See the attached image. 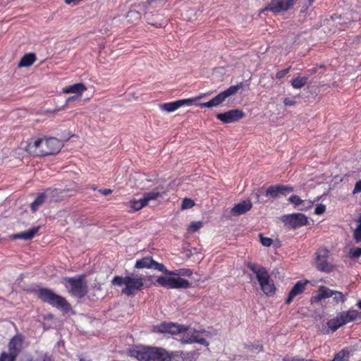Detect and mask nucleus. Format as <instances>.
Returning <instances> with one entry per match:
<instances>
[{
    "label": "nucleus",
    "mask_w": 361,
    "mask_h": 361,
    "mask_svg": "<svg viewBox=\"0 0 361 361\" xmlns=\"http://www.w3.org/2000/svg\"><path fill=\"white\" fill-rule=\"evenodd\" d=\"M128 355L139 361H184L188 353L183 351L169 352L161 347L133 345L128 349Z\"/></svg>",
    "instance_id": "1"
},
{
    "label": "nucleus",
    "mask_w": 361,
    "mask_h": 361,
    "mask_svg": "<svg viewBox=\"0 0 361 361\" xmlns=\"http://www.w3.org/2000/svg\"><path fill=\"white\" fill-rule=\"evenodd\" d=\"M62 142L56 137H32L26 142L25 150L34 157H47L59 153Z\"/></svg>",
    "instance_id": "2"
},
{
    "label": "nucleus",
    "mask_w": 361,
    "mask_h": 361,
    "mask_svg": "<svg viewBox=\"0 0 361 361\" xmlns=\"http://www.w3.org/2000/svg\"><path fill=\"white\" fill-rule=\"evenodd\" d=\"M152 276H149L146 278L142 276H126L125 277L115 276L111 280L113 286H121L125 285L121 293L126 295H134L136 291L142 290L144 288H149L152 284Z\"/></svg>",
    "instance_id": "3"
},
{
    "label": "nucleus",
    "mask_w": 361,
    "mask_h": 361,
    "mask_svg": "<svg viewBox=\"0 0 361 361\" xmlns=\"http://www.w3.org/2000/svg\"><path fill=\"white\" fill-rule=\"evenodd\" d=\"M247 267L255 274L263 293L267 296L273 295L276 288L267 269L259 264L253 262H248Z\"/></svg>",
    "instance_id": "4"
},
{
    "label": "nucleus",
    "mask_w": 361,
    "mask_h": 361,
    "mask_svg": "<svg viewBox=\"0 0 361 361\" xmlns=\"http://www.w3.org/2000/svg\"><path fill=\"white\" fill-rule=\"evenodd\" d=\"M37 298L42 302L48 303L52 307L62 310L65 312H68L71 309V305L65 298L56 294L52 290L47 288H41L37 291Z\"/></svg>",
    "instance_id": "5"
},
{
    "label": "nucleus",
    "mask_w": 361,
    "mask_h": 361,
    "mask_svg": "<svg viewBox=\"0 0 361 361\" xmlns=\"http://www.w3.org/2000/svg\"><path fill=\"white\" fill-rule=\"evenodd\" d=\"M63 284L68 288V293L73 297L83 298L88 292L86 276L81 274L74 277L63 278Z\"/></svg>",
    "instance_id": "6"
},
{
    "label": "nucleus",
    "mask_w": 361,
    "mask_h": 361,
    "mask_svg": "<svg viewBox=\"0 0 361 361\" xmlns=\"http://www.w3.org/2000/svg\"><path fill=\"white\" fill-rule=\"evenodd\" d=\"M244 84L243 82H240L238 83L235 85H232L229 87L226 90L220 92L218 94L216 97H214L213 99L209 100V102L201 103L200 106L201 107H207V108H212L214 106H218L221 104H222L226 99L234 95L238 92V91L242 88H243Z\"/></svg>",
    "instance_id": "7"
},
{
    "label": "nucleus",
    "mask_w": 361,
    "mask_h": 361,
    "mask_svg": "<svg viewBox=\"0 0 361 361\" xmlns=\"http://www.w3.org/2000/svg\"><path fill=\"white\" fill-rule=\"evenodd\" d=\"M162 195L163 193L155 191L145 192L142 199H133L125 202L124 204L128 209V212L133 213L146 207L150 200H157V198L162 197Z\"/></svg>",
    "instance_id": "8"
},
{
    "label": "nucleus",
    "mask_w": 361,
    "mask_h": 361,
    "mask_svg": "<svg viewBox=\"0 0 361 361\" xmlns=\"http://www.w3.org/2000/svg\"><path fill=\"white\" fill-rule=\"evenodd\" d=\"M154 286H161L170 289L188 288L191 283L186 279L180 277L159 276L154 283Z\"/></svg>",
    "instance_id": "9"
},
{
    "label": "nucleus",
    "mask_w": 361,
    "mask_h": 361,
    "mask_svg": "<svg viewBox=\"0 0 361 361\" xmlns=\"http://www.w3.org/2000/svg\"><path fill=\"white\" fill-rule=\"evenodd\" d=\"M134 267L135 269H154L165 274H173V271L168 270L163 264L155 262L153 258L149 256L137 259Z\"/></svg>",
    "instance_id": "10"
},
{
    "label": "nucleus",
    "mask_w": 361,
    "mask_h": 361,
    "mask_svg": "<svg viewBox=\"0 0 361 361\" xmlns=\"http://www.w3.org/2000/svg\"><path fill=\"white\" fill-rule=\"evenodd\" d=\"M330 252L325 247L319 248L316 252V267L318 270L329 273L333 271L334 267L328 262Z\"/></svg>",
    "instance_id": "11"
},
{
    "label": "nucleus",
    "mask_w": 361,
    "mask_h": 361,
    "mask_svg": "<svg viewBox=\"0 0 361 361\" xmlns=\"http://www.w3.org/2000/svg\"><path fill=\"white\" fill-rule=\"evenodd\" d=\"M188 330V326L173 322H162L154 327V331L157 333L170 334L171 335L185 333Z\"/></svg>",
    "instance_id": "12"
},
{
    "label": "nucleus",
    "mask_w": 361,
    "mask_h": 361,
    "mask_svg": "<svg viewBox=\"0 0 361 361\" xmlns=\"http://www.w3.org/2000/svg\"><path fill=\"white\" fill-rule=\"evenodd\" d=\"M282 221L289 228L295 229L307 224V216L301 213H294L282 216Z\"/></svg>",
    "instance_id": "13"
},
{
    "label": "nucleus",
    "mask_w": 361,
    "mask_h": 361,
    "mask_svg": "<svg viewBox=\"0 0 361 361\" xmlns=\"http://www.w3.org/2000/svg\"><path fill=\"white\" fill-rule=\"evenodd\" d=\"M245 113L238 109H231L224 113H218L216 117L223 123H231L238 121L245 117Z\"/></svg>",
    "instance_id": "14"
},
{
    "label": "nucleus",
    "mask_w": 361,
    "mask_h": 361,
    "mask_svg": "<svg viewBox=\"0 0 361 361\" xmlns=\"http://www.w3.org/2000/svg\"><path fill=\"white\" fill-rule=\"evenodd\" d=\"M24 341L25 336L22 334H16L8 342V351L17 357L25 348Z\"/></svg>",
    "instance_id": "15"
},
{
    "label": "nucleus",
    "mask_w": 361,
    "mask_h": 361,
    "mask_svg": "<svg viewBox=\"0 0 361 361\" xmlns=\"http://www.w3.org/2000/svg\"><path fill=\"white\" fill-rule=\"evenodd\" d=\"M295 4L294 0H271L270 4L264 10L278 13L282 11H287Z\"/></svg>",
    "instance_id": "16"
},
{
    "label": "nucleus",
    "mask_w": 361,
    "mask_h": 361,
    "mask_svg": "<svg viewBox=\"0 0 361 361\" xmlns=\"http://www.w3.org/2000/svg\"><path fill=\"white\" fill-rule=\"evenodd\" d=\"M199 334L200 331L194 329L192 332L184 334L180 341L182 344H191L197 343L204 346H208L209 343L204 338L200 337Z\"/></svg>",
    "instance_id": "17"
},
{
    "label": "nucleus",
    "mask_w": 361,
    "mask_h": 361,
    "mask_svg": "<svg viewBox=\"0 0 361 361\" xmlns=\"http://www.w3.org/2000/svg\"><path fill=\"white\" fill-rule=\"evenodd\" d=\"M309 283L308 280H300L296 282L290 290L288 295L285 301L286 305H290L295 297L301 295L306 289L307 285Z\"/></svg>",
    "instance_id": "18"
},
{
    "label": "nucleus",
    "mask_w": 361,
    "mask_h": 361,
    "mask_svg": "<svg viewBox=\"0 0 361 361\" xmlns=\"http://www.w3.org/2000/svg\"><path fill=\"white\" fill-rule=\"evenodd\" d=\"M294 190L292 186L286 185H275L269 186L267 191L266 195L272 198H276L280 194L286 195Z\"/></svg>",
    "instance_id": "19"
},
{
    "label": "nucleus",
    "mask_w": 361,
    "mask_h": 361,
    "mask_svg": "<svg viewBox=\"0 0 361 361\" xmlns=\"http://www.w3.org/2000/svg\"><path fill=\"white\" fill-rule=\"evenodd\" d=\"M194 99H184L173 102L164 103L161 105V109L167 112H173L183 106H191L193 104Z\"/></svg>",
    "instance_id": "20"
},
{
    "label": "nucleus",
    "mask_w": 361,
    "mask_h": 361,
    "mask_svg": "<svg viewBox=\"0 0 361 361\" xmlns=\"http://www.w3.org/2000/svg\"><path fill=\"white\" fill-rule=\"evenodd\" d=\"M252 207V204L250 200H243L236 204L231 210L233 216H240L250 211Z\"/></svg>",
    "instance_id": "21"
},
{
    "label": "nucleus",
    "mask_w": 361,
    "mask_h": 361,
    "mask_svg": "<svg viewBox=\"0 0 361 361\" xmlns=\"http://www.w3.org/2000/svg\"><path fill=\"white\" fill-rule=\"evenodd\" d=\"M343 325L354 322L357 319H361V312L355 310H350L339 313Z\"/></svg>",
    "instance_id": "22"
},
{
    "label": "nucleus",
    "mask_w": 361,
    "mask_h": 361,
    "mask_svg": "<svg viewBox=\"0 0 361 361\" xmlns=\"http://www.w3.org/2000/svg\"><path fill=\"white\" fill-rule=\"evenodd\" d=\"M87 90V87L83 83H75L72 85L67 86L62 90V92L64 94H76L78 96H80L82 92Z\"/></svg>",
    "instance_id": "23"
},
{
    "label": "nucleus",
    "mask_w": 361,
    "mask_h": 361,
    "mask_svg": "<svg viewBox=\"0 0 361 361\" xmlns=\"http://www.w3.org/2000/svg\"><path fill=\"white\" fill-rule=\"evenodd\" d=\"M39 229V226L33 227L27 231L20 232L18 233L13 234L12 235L13 239H23V240H31L32 239Z\"/></svg>",
    "instance_id": "24"
},
{
    "label": "nucleus",
    "mask_w": 361,
    "mask_h": 361,
    "mask_svg": "<svg viewBox=\"0 0 361 361\" xmlns=\"http://www.w3.org/2000/svg\"><path fill=\"white\" fill-rule=\"evenodd\" d=\"M37 60L36 55L34 53H28L25 54L20 59L18 66L19 68L22 67H29L32 66Z\"/></svg>",
    "instance_id": "25"
},
{
    "label": "nucleus",
    "mask_w": 361,
    "mask_h": 361,
    "mask_svg": "<svg viewBox=\"0 0 361 361\" xmlns=\"http://www.w3.org/2000/svg\"><path fill=\"white\" fill-rule=\"evenodd\" d=\"M336 290H332L330 288L322 286H320L318 290V293L316 295L317 300H321L322 299L329 298L334 295Z\"/></svg>",
    "instance_id": "26"
},
{
    "label": "nucleus",
    "mask_w": 361,
    "mask_h": 361,
    "mask_svg": "<svg viewBox=\"0 0 361 361\" xmlns=\"http://www.w3.org/2000/svg\"><path fill=\"white\" fill-rule=\"evenodd\" d=\"M327 326L331 332H335L341 326H343V322L341 319L339 314L336 317L329 319L327 323Z\"/></svg>",
    "instance_id": "27"
},
{
    "label": "nucleus",
    "mask_w": 361,
    "mask_h": 361,
    "mask_svg": "<svg viewBox=\"0 0 361 361\" xmlns=\"http://www.w3.org/2000/svg\"><path fill=\"white\" fill-rule=\"evenodd\" d=\"M308 78L303 76V77H296L294 79H293L291 82V85L295 89H300L302 87H304L306 83L307 82Z\"/></svg>",
    "instance_id": "28"
},
{
    "label": "nucleus",
    "mask_w": 361,
    "mask_h": 361,
    "mask_svg": "<svg viewBox=\"0 0 361 361\" xmlns=\"http://www.w3.org/2000/svg\"><path fill=\"white\" fill-rule=\"evenodd\" d=\"M46 199V195L45 193L42 192L37 195V197L35 198V200L32 202L31 204V210L32 212H35L37 210L39 207L45 201Z\"/></svg>",
    "instance_id": "29"
},
{
    "label": "nucleus",
    "mask_w": 361,
    "mask_h": 361,
    "mask_svg": "<svg viewBox=\"0 0 361 361\" xmlns=\"http://www.w3.org/2000/svg\"><path fill=\"white\" fill-rule=\"evenodd\" d=\"M358 224L353 232V238L356 243H361V215L357 220Z\"/></svg>",
    "instance_id": "30"
},
{
    "label": "nucleus",
    "mask_w": 361,
    "mask_h": 361,
    "mask_svg": "<svg viewBox=\"0 0 361 361\" xmlns=\"http://www.w3.org/2000/svg\"><path fill=\"white\" fill-rule=\"evenodd\" d=\"M203 226V223L199 221H192L188 226V231L190 233H195Z\"/></svg>",
    "instance_id": "31"
},
{
    "label": "nucleus",
    "mask_w": 361,
    "mask_h": 361,
    "mask_svg": "<svg viewBox=\"0 0 361 361\" xmlns=\"http://www.w3.org/2000/svg\"><path fill=\"white\" fill-rule=\"evenodd\" d=\"M16 357L9 351H4L0 353V361H16Z\"/></svg>",
    "instance_id": "32"
},
{
    "label": "nucleus",
    "mask_w": 361,
    "mask_h": 361,
    "mask_svg": "<svg viewBox=\"0 0 361 361\" xmlns=\"http://www.w3.org/2000/svg\"><path fill=\"white\" fill-rule=\"evenodd\" d=\"M194 205H195V202L192 200H191L190 198H184L182 201L181 209L184 210V209H190L192 207H194Z\"/></svg>",
    "instance_id": "33"
},
{
    "label": "nucleus",
    "mask_w": 361,
    "mask_h": 361,
    "mask_svg": "<svg viewBox=\"0 0 361 361\" xmlns=\"http://www.w3.org/2000/svg\"><path fill=\"white\" fill-rule=\"evenodd\" d=\"M259 238L262 245L270 247L273 243V240L269 237H264L262 233L259 234Z\"/></svg>",
    "instance_id": "34"
},
{
    "label": "nucleus",
    "mask_w": 361,
    "mask_h": 361,
    "mask_svg": "<svg viewBox=\"0 0 361 361\" xmlns=\"http://www.w3.org/2000/svg\"><path fill=\"white\" fill-rule=\"evenodd\" d=\"M192 274V270L190 269H180L178 272L173 271V274H168L169 276H190Z\"/></svg>",
    "instance_id": "35"
},
{
    "label": "nucleus",
    "mask_w": 361,
    "mask_h": 361,
    "mask_svg": "<svg viewBox=\"0 0 361 361\" xmlns=\"http://www.w3.org/2000/svg\"><path fill=\"white\" fill-rule=\"evenodd\" d=\"M246 348L250 351L256 353L262 352L264 350L263 345L259 343L248 345L246 346Z\"/></svg>",
    "instance_id": "36"
},
{
    "label": "nucleus",
    "mask_w": 361,
    "mask_h": 361,
    "mask_svg": "<svg viewBox=\"0 0 361 361\" xmlns=\"http://www.w3.org/2000/svg\"><path fill=\"white\" fill-rule=\"evenodd\" d=\"M126 17L128 18V20H131L132 19L140 20L141 18V14L136 11H130L128 12Z\"/></svg>",
    "instance_id": "37"
},
{
    "label": "nucleus",
    "mask_w": 361,
    "mask_h": 361,
    "mask_svg": "<svg viewBox=\"0 0 361 361\" xmlns=\"http://www.w3.org/2000/svg\"><path fill=\"white\" fill-rule=\"evenodd\" d=\"M349 255L351 258L357 259L361 256V247H353L350 250Z\"/></svg>",
    "instance_id": "38"
},
{
    "label": "nucleus",
    "mask_w": 361,
    "mask_h": 361,
    "mask_svg": "<svg viewBox=\"0 0 361 361\" xmlns=\"http://www.w3.org/2000/svg\"><path fill=\"white\" fill-rule=\"evenodd\" d=\"M334 295V297L333 300L336 303H338L339 302H343L345 300V297L341 292L336 290Z\"/></svg>",
    "instance_id": "39"
},
{
    "label": "nucleus",
    "mask_w": 361,
    "mask_h": 361,
    "mask_svg": "<svg viewBox=\"0 0 361 361\" xmlns=\"http://www.w3.org/2000/svg\"><path fill=\"white\" fill-rule=\"evenodd\" d=\"M291 66L287 68L281 70L276 73L275 78L278 80L283 78L290 71Z\"/></svg>",
    "instance_id": "40"
},
{
    "label": "nucleus",
    "mask_w": 361,
    "mask_h": 361,
    "mask_svg": "<svg viewBox=\"0 0 361 361\" xmlns=\"http://www.w3.org/2000/svg\"><path fill=\"white\" fill-rule=\"evenodd\" d=\"M288 201L296 206L300 205L302 203L303 200L300 199V197L296 195H293L289 197Z\"/></svg>",
    "instance_id": "41"
},
{
    "label": "nucleus",
    "mask_w": 361,
    "mask_h": 361,
    "mask_svg": "<svg viewBox=\"0 0 361 361\" xmlns=\"http://www.w3.org/2000/svg\"><path fill=\"white\" fill-rule=\"evenodd\" d=\"M326 211V206L322 204H317L314 213L317 215L323 214Z\"/></svg>",
    "instance_id": "42"
},
{
    "label": "nucleus",
    "mask_w": 361,
    "mask_h": 361,
    "mask_svg": "<svg viewBox=\"0 0 361 361\" xmlns=\"http://www.w3.org/2000/svg\"><path fill=\"white\" fill-rule=\"evenodd\" d=\"M283 104L285 106H294L296 104V102L290 98L286 97L283 99Z\"/></svg>",
    "instance_id": "43"
},
{
    "label": "nucleus",
    "mask_w": 361,
    "mask_h": 361,
    "mask_svg": "<svg viewBox=\"0 0 361 361\" xmlns=\"http://www.w3.org/2000/svg\"><path fill=\"white\" fill-rule=\"evenodd\" d=\"M361 192V180L356 182L354 189L353 190V194Z\"/></svg>",
    "instance_id": "44"
},
{
    "label": "nucleus",
    "mask_w": 361,
    "mask_h": 361,
    "mask_svg": "<svg viewBox=\"0 0 361 361\" xmlns=\"http://www.w3.org/2000/svg\"><path fill=\"white\" fill-rule=\"evenodd\" d=\"M98 191L102 194L103 195H109L110 194L112 193V190L109 189V188H103V189H99L98 190Z\"/></svg>",
    "instance_id": "45"
},
{
    "label": "nucleus",
    "mask_w": 361,
    "mask_h": 361,
    "mask_svg": "<svg viewBox=\"0 0 361 361\" xmlns=\"http://www.w3.org/2000/svg\"><path fill=\"white\" fill-rule=\"evenodd\" d=\"M19 361H38V359L35 360L31 355H27L21 358H20Z\"/></svg>",
    "instance_id": "46"
},
{
    "label": "nucleus",
    "mask_w": 361,
    "mask_h": 361,
    "mask_svg": "<svg viewBox=\"0 0 361 361\" xmlns=\"http://www.w3.org/2000/svg\"><path fill=\"white\" fill-rule=\"evenodd\" d=\"M38 361H53L51 356L47 354H44L40 360L38 359Z\"/></svg>",
    "instance_id": "47"
},
{
    "label": "nucleus",
    "mask_w": 361,
    "mask_h": 361,
    "mask_svg": "<svg viewBox=\"0 0 361 361\" xmlns=\"http://www.w3.org/2000/svg\"><path fill=\"white\" fill-rule=\"evenodd\" d=\"M284 361H304V359L292 357V358L284 359Z\"/></svg>",
    "instance_id": "48"
},
{
    "label": "nucleus",
    "mask_w": 361,
    "mask_h": 361,
    "mask_svg": "<svg viewBox=\"0 0 361 361\" xmlns=\"http://www.w3.org/2000/svg\"><path fill=\"white\" fill-rule=\"evenodd\" d=\"M78 97V96H73V97H70L67 99V102H71L75 99H77Z\"/></svg>",
    "instance_id": "49"
},
{
    "label": "nucleus",
    "mask_w": 361,
    "mask_h": 361,
    "mask_svg": "<svg viewBox=\"0 0 361 361\" xmlns=\"http://www.w3.org/2000/svg\"><path fill=\"white\" fill-rule=\"evenodd\" d=\"M78 97V96H73V97H70L67 99V102H71L75 99H77Z\"/></svg>",
    "instance_id": "50"
},
{
    "label": "nucleus",
    "mask_w": 361,
    "mask_h": 361,
    "mask_svg": "<svg viewBox=\"0 0 361 361\" xmlns=\"http://www.w3.org/2000/svg\"><path fill=\"white\" fill-rule=\"evenodd\" d=\"M311 73H314L317 71V68H314L310 70Z\"/></svg>",
    "instance_id": "51"
},
{
    "label": "nucleus",
    "mask_w": 361,
    "mask_h": 361,
    "mask_svg": "<svg viewBox=\"0 0 361 361\" xmlns=\"http://www.w3.org/2000/svg\"><path fill=\"white\" fill-rule=\"evenodd\" d=\"M79 361H90V360H85L84 357H79Z\"/></svg>",
    "instance_id": "52"
},
{
    "label": "nucleus",
    "mask_w": 361,
    "mask_h": 361,
    "mask_svg": "<svg viewBox=\"0 0 361 361\" xmlns=\"http://www.w3.org/2000/svg\"><path fill=\"white\" fill-rule=\"evenodd\" d=\"M357 306L360 309H361V300H360L358 302H357Z\"/></svg>",
    "instance_id": "53"
},
{
    "label": "nucleus",
    "mask_w": 361,
    "mask_h": 361,
    "mask_svg": "<svg viewBox=\"0 0 361 361\" xmlns=\"http://www.w3.org/2000/svg\"><path fill=\"white\" fill-rule=\"evenodd\" d=\"M91 188H92L93 190H97V188H96V187H94V185H92V186L91 187Z\"/></svg>",
    "instance_id": "54"
},
{
    "label": "nucleus",
    "mask_w": 361,
    "mask_h": 361,
    "mask_svg": "<svg viewBox=\"0 0 361 361\" xmlns=\"http://www.w3.org/2000/svg\"><path fill=\"white\" fill-rule=\"evenodd\" d=\"M314 0H309L310 4H312Z\"/></svg>",
    "instance_id": "55"
}]
</instances>
